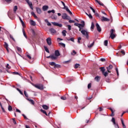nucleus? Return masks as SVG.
Returning <instances> with one entry per match:
<instances>
[{"label": "nucleus", "instance_id": "1", "mask_svg": "<svg viewBox=\"0 0 128 128\" xmlns=\"http://www.w3.org/2000/svg\"><path fill=\"white\" fill-rule=\"evenodd\" d=\"M81 24L78 23H74V26H78V28H80L79 31L80 32L81 34L84 36H86V38H88V32L86 30H82L84 28V21L81 22Z\"/></svg>", "mask_w": 128, "mask_h": 128}, {"label": "nucleus", "instance_id": "2", "mask_svg": "<svg viewBox=\"0 0 128 128\" xmlns=\"http://www.w3.org/2000/svg\"><path fill=\"white\" fill-rule=\"evenodd\" d=\"M100 68L102 74L106 78V76H108L109 72H106V68H104V67H100Z\"/></svg>", "mask_w": 128, "mask_h": 128}, {"label": "nucleus", "instance_id": "3", "mask_svg": "<svg viewBox=\"0 0 128 128\" xmlns=\"http://www.w3.org/2000/svg\"><path fill=\"white\" fill-rule=\"evenodd\" d=\"M61 2L64 6V8H63V10H66L68 12V14H70V16H72V12H70V9H68V6H66V4H64V2L62 1H61Z\"/></svg>", "mask_w": 128, "mask_h": 128}, {"label": "nucleus", "instance_id": "4", "mask_svg": "<svg viewBox=\"0 0 128 128\" xmlns=\"http://www.w3.org/2000/svg\"><path fill=\"white\" fill-rule=\"evenodd\" d=\"M62 18H63V20H70V17L68 16V14H66V13H64L62 15Z\"/></svg>", "mask_w": 128, "mask_h": 128}, {"label": "nucleus", "instance_id": "5", "mask_svg": "<svg viewBox=\"0 0 128 128\" xmlns=\"http://www.w3.org/2000/svg\"><path fill=\"white\" fill-rule=\"evenodd\" d=\"M34 86H35L36 88H38V90H44V86H42V84H35Z\"/></svg>", "mask_w": 128, "mask_h": 128}, {"label": "nucleus", "instance_id": "6", "mask_svg": "<svg viewBox=\"0 0 128 128\" xmlns=\"http://www.w3.org/2000/svg\"><path fill=\"white\" fill-rule=\"evenodd\" d=\"M111 122H113V124H114L116 128H120V127L118 126V124L116 123V119L114 118H112Z\"/></svg>", "mask_w": 128, "mask_h": 128}, {"label": "nucleus", "instance_id": "7", "mask_svg": "<svg viewBox=\"0 0 128 128\" xmlns=\"http://www.w3.org/2000/svg\"><path fill=\"white\" fill-rule=\"evenodd\" d=\"M52 24L56 26H59L60 28H62V24H58L56 22H52Z\"/></svg>", "mask_w": 128, "mask_h": 128}, {"label": "nucleus", "instance_id": "8", "mask_svg": "<svg viewBox=\"0 0 128 128\" xmlns=\"http://www.w3.org/2000/svg\"><path fill=\"white\" fill-rule=\"evenodd\" d=\"M48 46H52V38H48L46 40Z\"/></svg>", "mask_w": 128, "mask_h": 128}, {"label": "nucleus", "instance_id": "9", "mask_svg": "<svg viewBox=\"0 0 128 128\" xmlns=\"http://www.w3.org/2000/svg\"><path fill=\"white\" fill-rule=\"evenodd\" d=\"M96 28H97V30L99 32H102V28H100V24H98L96 23Z\"/></svg>", "mask_w": 128, "mask_h": 128}, {"label": "nucleus", "instance_id": "10", "mask_svg": "<svg viewBox=\"0 0 128 128\" xmlns=\"http://www.w3.org/2000/svg\"><path fill=\"white\" fill-rule=\"evenodd\" d=\"M27 4H28L30 8H31V10H34V7L32 6V2H30V1H26Z\"/></svg>", "mask_w": 128, "mask_h": 128}, {"label": "nucleus", "instance_id": "11", "mask_svg": "<svg viewBox=\"0 0 128 128\" xmlns=\"http://www.w3.org/2000/svg\"><path fill=\"white\" fill-rule=\"evenodd\" d=\"M101 20L102 22H110V19L104 17V16H102L101 18Z\"/></svg>", "mask_w": 128, "mask_h": 128}, {"label": "nucleus", "instance_id": "12", "mask_svg": "<svg viewBox=\"0 0 128 128\" xmlns=\"http://www.w3.org/2000/svg\"><path fill=\"white\" fill-rule=\"evenodd\" d=\"M112 68V65L110 64L108 67L106 68L107 72H110V70Z\"/></svg>", "mask_w": 128, "mask_h": 128}, {"label": "nucleus", "instance_id": "13", "mask_svg": "<svg viewBox=\"0 0 128 128\" xmlns=\"http://www.w3.org/2000/svg\"><path fill=\"white\" fill-rule=\"evenodd\" d=\"M50 32L52 34H56V30L54 28H50Z\"/></svg>", "mask_w": 128, "mask_h": 128}, {"label": "nucleus", "instance_id": "14", "mask_svg": "<svg viewBox=\"0 0 128 128\" xmlns=\"http://www.w3.org/2000/svg\"><path fill=\"white\" fill-rule=\"evenodd\" d=\"M42 8L44 12H46V10H48V6L46 5L44 6Z\"/></svg>", "mask_w": 128, "mask_h": 128}, {"label": "nucleus", "instance_id": "15", "mask_svg": "<svg viewBox=\"0 0 128 128\" xmlns=\"http://www.w3.org/2000/svg\"><path fill=\"white\" fill-rule=\"evenodd\" d=\"M54 54L56 57L60 56V51H58V50H56L54 52Z\"/></svg>", "mask_w": 128, "mask_h": 128}, {"label": "nucleus", "instance_id": "16", "mask_svg": "<svg viewBox=\"0 0 128 128\" xmlns=\"http://www.w3.org/2000/svg\"><path fill=\"white\" fill-rule=\"evenodd\" d=\"M36 10L38 14H42V10L40 8H36Z\"/></svg>", "mask_w": 128, "mask_h": 128}, {"label": "nucleus", "instance_id": "17", "mask_svg": "<svg viewBox=\"0 0 128 128\" xmlns=\"http://www.w3.org/2000/svg\"><path fill=\"white\" fill-rule=\"evenodd\" d=\"M30 24H31V26H36V23L34 21V20H30Z\"/></svg>", "mask_w": 128, "mask_h": 128}, {"label": "nucleus", "instance_id": "18", "mask_svg": "<svg viewBox=\"0 0 128 128\" xmlns=\"http://www.w3.org/2000/svg\"><path fill=\"white\" fill-rule=\"evenodd\" d=\"M22 32L24 38H28V36H26V31H24V28H22Z\"/></svg>", "mask_w": 128, "mask_h": 128}, {"label": "nucleus", "instance_id": "19", "mask_svg": "<svg viewBox=\"0 0 128 128\" xmlns=\"http://www.w3.org/2000/svg\"><path fill=\"white\" fill-rule=\"evenodd\" d=\"M26 100H28V102H30L32 104H34V100L29 98H26Z\"/></svg>", "mask_w": 128, "mask_h": 128}, {"label": "nucleus", "instance_id": "20", "mask_svg": "<svg viewBox=\"0 0 128 128\" xmlns=\"http://www.w3.org/2000/svg\"><path fill=\"white\" fill-rule=\"evenodd\" d=\"M95 80H96V82H99L100 80V76H96L95 78H94Z\"/></svg>", "mask_w": 128, "mask_h": 128}, {"label": "nucleus", "instance_id": "21", "mask_svg": "<svg viewBox=\"0 0 128 128\" xmlns=\"http://www.w3.org/2000/svg\"><path fill=\"white\" fill-rule=\"evenodd\" d=\"M109 109H110V110H111V112H112V116H114V112H115V110H112V108H110Z\"/></svg>", "mask_w": 128, "mask_h": 128}, {"label": "nucleus", "instance_id": "22", "mask_svg": "<svg viewBox=\"0 0 128 128\" xmlns=\"http://www.w3.org/2000/svg\"><path fill=\"white\" fill-rule=\"evenodd\" d=\"M121 122L123 128H126V124H124V120L122 119H121Z\"/></svg>", "mask_w": 128, "mask_h": 128}, {"label": "nucleus", "instance_id": "23", "mask_svg": "<svg viewBox=\"0 0 128 128\" xmlns=\"http://www.w3.org/2000/svg\"><path fill=\"white\" fill-rule=\"evenodd\" d=\"M94 42H93L92 44H91L90 45L88 44V47L89 48H92L94 46Z\"/></svg>", "mask_w": 128, "mask_h": 128}, {"label": "nucleus", "instance_id": "24", "mask_svg": "<svg viewBox=\"0 0 128 128\" xmlns=\"http://www.w3.org/2000/svg\"><path fill=\"white\" fill-rule=\"evenodd\" d=\"M110 34H116V30L114 29H112L110 31Z\"/></svg>", "mask_w": 128, "mask_h": 128}, {"label": "nucleus", "instance_id": "25", "mask_svg": "<svg viewBox=\"0 0 128 128\" xmlns=\"http://www.w3.org/2000/svg\"><path fill=\"white\" fill-rule=\"evenodd\" d=\"M90 28H91V30H92L94 28V22H92Z\"/></svg>", "mask_w": 128, "mask_h": 128}, {"label": "nucleus", "instance_id": "26", "mask_svg": "<svg viewBox=\"0 0 128 128\" xmlns=\"http://www.w3.org/2000/svg\"><path fill=\"white\" fill-rule=\"evenodd\" d=\"M66 30H64L62 32V34L63 36H66Z\"/></svg>", "mask_w": 128, "mask_h": 128}, {"label": "nucleus", "instance_id": "27", "mask_svg": "<svg viewBox=\"0 0 128 128\" xmlns=\"http://www.w3.org/2000/svg\"><path fill=\"white\" fill-rule=\"evenodd\" d=\"M110 38H111L112 40H114L116 38V34H110Z\"/></svg>", "mask_w": 128, "mask_h": 128}, {"label": "nucleus", "instance_id": "28", "mask_svg": "<svg viewBox=\"0 0 128 128\" xmlns=\"http://www.w3.org/2000/svg\"><path fill=\"white\" fill-rule=\"evenodd\" d=\"M42 108H43L44 110H48V106L46 105L42 106Z\"/></svg>", "mask_w": 128, "mask_h": 128}, {"label": "nucleus", "instance_id": "29", "mask_svg": "<svg viewBox=\"0 0 128 128\" xmlns=\"http://www.w3.org/2000/svg\"><path fill=\"white\" fill-rule=\"evenodd\" d=\"M51 18H52V20H56L58 18V16L55 15H52Z\"/></svg>", "mask_w": 128, "mask_h": 128}, {"label": "nucleus", "instance_id": "30", "mask_svg": "<svg viewBox=\"0 0 128 128\" xmlns=\"http://www.w3.org/2000/svg\"><path fill=\"white\" fill-rule=\"evenodd\" d=\"M8 110L9 112H12V107L10 106V105H9L8 106Z\"/></svg>", "mask_w": 128, "mask_h": 128}, {"label": "nucleus", "instance_id": "31", "mask_svg": "<svg viewBox=\"0 0 128 128\" xmlns=\"http://www.w3.org/2000/svg\"><path fill=\"white\" fill-rule=\"evenodd\" d=\"M58 57H56V55H52L51 56V58L52 60H56V58Z\"/></svg>", "mask_w": 128, "mask_h": 128}, {"label": "nucleus", "instance_id": "32", "mask_svg": "<svg viewBox=\"0 0 128 128\" xmlns=\"http://www.w3.org/2000/svg\"><path fill=\"white\" fill-rule=\"evenodd\" d=\"M32 16H33L35 18H38V16L36 15V14H34V12H31Z\"/></svg>", "mask_w": 128, "mask_h": 128}, {"label": "nucleus", "instance_id": "33", "mask_svg": "<svg viewBox=\"0 0 128 128\" xmlns=\"http://www.w3.org/2000/svg\"><path fill=\"white\" fill-rule=\"evenodd\" d=\"M44 48L46 52H48V54H50V50H48V47L44 46Z\"/></svg>", "mask_w": 128, "mask_h": 128}, {"label": "nucleus", "instance_id": "34", "mask_svg": "<svg viewBox=\"0 0 128 128\" xmlns=\"http://www.w3.org/2000/svg\"><path fill=\"white\" fill-rule=\"evenodd\" d=\"M40 112H43V114H44L46 116H48V114L46 113V110L41 109Z\"/></svg>", "mask_w": 128, "mask_h": 128}, {"label": "nucleus", "instance_id": "35", "mask_svg": "<svg viewBox=\"0 0 128 128\" xmlns=\"http://www.w3.org/2000/svg\"><path fill=\"white\" fill-rule=\"evenodd\" d=\"M67 40L68 41L70 40L71 42H74V38H71L70 39H67Z\"/></svg>", "mask_w": 128, "mask_h": 128}, {"label": "nucleus", "instance_id": "36", "mask_svg": "<svg viewBox=\"0 0 128 128\" xmlns=\"http://www.w3.org/2000/svg\"><path fill=\"white\" fill-rule=\"evenodd\" d=\"M16 90L19 92L20 94H22V96H24V93H22V90H20L18 88H16Z\"/></svg>", "mask_w": 128, "mask_h": 128}, {"label": "nucleus", "instance_id": "37", "mask_svg": "<svg viewBox=\"0 0 128 128\" xmlns=\"http://www.w3.org/2000/svg\"><path fill=\"white\" fill-rule=\"evenodd\" d=\"M95 0L96 2H98V4H100V6H104V4L101 3L98 0Z\"/></svg>", "mask_w": 128, "mask_h": 128}, {"label": "nucleus", "instance_id": "38", "mask_svg": "<svg viewBox=\"0 0 128 128\" xmlns=\"http://www.w3.org/2000/svg\"><path fill=\"white\" fill-rule=\"evenodd\" d=\"M108 40H104V46H108Z\"/></svg>", "mask_w": 128, "mask_h": 128}, {"label": "nucleus", "instance_id": "39", "mask_svg": "<svg viewBox=\"0 0 128 128\" xmlns=\"http://www.w3.org/2000/svg\"><path fill=\"white\" fill-rule=\"evenodd\" d=\"M48 14H50V12H52V14H54L55 11H54V10H48Z\"/></svg>", "mask_w": 128, "mask_h": 128}, {"label": "nucleus", "instance_id": "40", "mask_svg": "<svg viewBox=\"0 0 128 128\" xmlns=\"http://www.w3.org/2000/svg\"><path fill=\"white\" fill-rule=\"evenodd\" d=\"M80 40H82V38L79 37L78 38V42L80 44Z\"/></svg>", "mask_w": 128, "mask_h": 128}, {"label": "nucleus", "instance_id": "41", "mask_svg": "<svg viewBox=\"0 0 128 128\" xmlns=\"http://www.w3.org/2000/svg\"><path fill=\"white\" fill-rule=\"evenodd\" d=\"M0 106L3 112H6V110H4V108L2 104H0Z\"/></svg>", "mask_w": 128, "mask_h": 128}, {"label": "nucleus", "instance_id": "42", "mask_svg": "<svg viewBox=\"0 0 128 128\" xmlns=\"http://www.w3.org/2000/svg\"><path fill=\"white\" fill-rule=\"evenodd\" d=\"M80 66V64H74V68H78Z\"/></svg>", "mask_w": 128, "mask_h": 128}, {"label": "nucleus", "instance_id": "43", "mask_svg": "<svg viewBox=\"0 0 128 128\" xmlns=\"http://www.w3.org/2000/svg\"><path fill=\"white\" fill-rule=\"evenodd\" d=\"M17 10H18V6H14V13H16V12Z\"/></svg>", "mask_w": 128, "mask_h": 128}, {"label": "nucleus", "instance_id": "44", "mask_svg": "<svg viewBox=\"0 0 128 128\" xmlns=\"http://www.w3.org/2000/svg\"><path fill=\"white\" fill-rule=\"evenodd\" d=\"M24 94L26 98H28V95L26 90L24 91Z\"/></svg>", "mask_w": 128, "mask_h": 128}, {"label": "nucleus", "instance_id": "45", "mask_svg": "<svg viewBox=\"0 0 128 128\" xmlns=\"http://www.w3.org/2000/svg\"><path fill=\"white\" fill-rule=\"evenodd\" d=\"M90 10H92L94 14H96V10H94V8H92V7L90 6Z\"/></svg>", "mask_w": 128, "mask_h": 128}, {"label": "nucleus", "instance_id": "46", "mask_svg": "<svg viewBox=\"0 0 128 128\" xmlns=\"http://www.w3.org/2000/svg\"><path fill=\"white\" fill-rule=\"evenodd\" d=\"M17 50H18L19 52H22V48H20L17 47Z\"/></svg>", "mask_w": 128, "mask_h": 128}, {"label": "nucleus", "instance_id": "47", "mask_svg": "<svg viewBox=\"0 0 128 128\" xmlns=\"http://www.w3.org/2000/svg\"><path fill=\"white\" fill-rule=\"evenodd\" d=\"M59 44H60V46H63V48H66V44L64 43H59Z\"/></svg>", "mask_w": 128, "mask_h": 128}, {"label": "nucleus", "instance_id": "48", "mask_svg": "<svg viewBox=\"0 0 128 128\" xmlns=\"http://www.w3.org/2000/svg\"><path fill=\"white\" fill-rule=\"evenodd\" d=\"M49 64H50V66H55L56 63L54 62H49Z\"/></svg>", "mask_w": 128, "mask_h": 128}, {"label": "nucleus", "instance_id": "49", "mask_svg": "<svg viewBox=\"0 0 128 128\" xmlns=\"http://www.w3.org/2000/svg\"><path fill=\"white\" fill-rule=\"evenodd\" d=\"M4 47L6 48H8V44L6 42H4Z\"/></svg>", "mask_w": 128, "mask_h": 128}, {"label": "nucleus", "instance_id": "50", "mask_svg": "<svg viewBox=\"0 0 128 128\" xmlns=\"http://www.w3.org/2000/svg\"><path fill=\"white\" fill-rule=\"evenodd\" d=\"M72 54L73 56H74V54H76V50H73L72 52Z\"/></svg>", "mask_w": 128, "mask_h": 128}, {"label": "nucleus", "instance_id": "51", "mask_svg": "<svg viewBox=\"0 0 128 128\" xmlns=\"http://www.w3.org/2000/svg\"><path fill=\"white\" fill-rule=\"evenodd\" d=\"M54 66V68H60V65L55 64V65Z\"/></svg>", "mask_w": 128, "mask_h": 128}, {"label": "nucleus", "instance_id": "52", "mask_svg": "<svg viewBox=\"0 0 128 128\" xmlns=\"http://www.w3.org/2000/svg\"><path fill=\"white\" fill-rule=\"evenodd\" d=\"M61 100H66V96H62L60 98Z\"/></svg>", "mask_w": 128, "mask_h": 128}, {"label": "nucleus", "instance_id": "53", "mask_svg": "<svg viewBox=\"0 0 128 128\" xmlns=\"http://www.w3.org/2000/svg\"><path fill=\"white\" fill-rule=\"evenodd\" d=\"M116 72L117 76H118L120 75V74H118V68H116Z\"/></svg>", "mask_w": 128, "mask_h": 128}, {"label": "nucleus", "instance_id": "54", "mask_svg": "<svg viewBox=\"0 0 128 128\" xmlns=\"http://www.w3.org/2000/svg\"><path fill=\"white\" fill-rule=\"evenodd\" d=\"M26 56L29 58L30 60H32V56H30V55L27 54Z\"/></svg>", "mask_w": 128, "mask_h": 128}, {"label": "nucleus", "instance_id": "55", "mask_svg": "<svg viewBox=\"0 0 128 128\" xmlns=\"http://www.w3.org/2000/svg\"><path fill=\"white\" fill-rule=\"evenodd\" d=\"M92 88V84L90 83L88 84V88Z\"/></svg>", "mask_w": 128, "mask_h": 128}, {"label": "nucleus", "instance_id": "56", "mask_svg": "<svg viewBox=\"0 0 128 128\" xmlns=\"http://www.w3.org/2000/svg\"><path fill=\"white\" fill-rule=\"evenodd\" d=\"M88 18L90 19L92 18V14H88Z\"/></svg>", "mask_w": 128, "mask_h": 128}, {"label": "nucleus", "instance_id": "57", "mask_svg": "<svg viewBox=\"0 0 128 128\" xmlns=\"http://www.w3.org/2000/svg\"><path fill=\"white\" fill-rule=\"evenodd\" d=\"M68 22H70V24H72V23L74 22V20H69Z\"/></svg>", "mask_w": 128, "mask_h": 128}, {"label": "nucleus", "instance_id": "58", "mask_svg": "<svg viewBox=\"0 0 128 128\" xmlns=\"http://www.w3.org/2000/svg\"><path fill=\"white\" fill-rule=\"evenodd\" d=\"M10 38H11L12 40H14V42H15L16 40H14V37L10 35Z\"/></svg>", "mask_w": 128, "mask_h": 128}, {"label": "nucleus", "instance_id": "59", "mask_svg": "<svg viewBox=\"0 0 128 128\" xmlns=\"http://www.w3.org/2000/svg\"><path fill=\"white\" fill-rule=\"evenodd\" d=\"M22 116H24V118L25 120H28V118L26 117V115H24V114H22Z\"/></svg>", "mask_w": 128, "mask_h": 128}, {"label": "nucleus", "instance_id": "60", "mask_svg": "<svg viewBox=\"0 0 128 128\" xmlns=\"http://www.w3.org/2000/svg\"><path fill=\"white\" fill-rule=\"evenodd\" d=\"M68 30H72V26L70 25L68 26Z\"/></svg>", "mask_w": 128, "mask_h": 128}, {"label": "nucleus", "instance_id": "61", "mask_svg": "<svg viewBox=\"0 0 128 128\" xmlns=\"http://www.w3.org/2000/svg\"><path fill=\"white\" fill-rule=\"evenodd\" d=\"M6 68H8L9 70L10 68V64H6Z\"/></svg>", "mask_w": 128, "mask_h": 128}, {"label": "nucleus", "instance_id": "62", "mask_svg": "<svg viewBox=\"0 0 128 128\" xmlns=\"http://www.w3.org/2000/svg\"><path fill=\"white\" fill-rule=\"evenodd\" d=\"M100 60L101 62H106V59H104V58H102Z\"/></svg>", "mask_w": 128, "mask_h": 128}, {"label": "nucleus", "instance_id": "63", "mask_svg": "<svg viewBox=\"0 0 128 128\" xmlns=\"http://www.w3.org/2000/svg\"><path fill=\"white\" fill-rule=\"evenodd\" d=\"M12 120L14 124H16V120H14V118H12Z\"/></svg>", "mask_w": 128, "mask_h": 128}, {"label": "nucleus", "instance_id": "64", "mask_svg": "<svg viewBox=\"0 0 128 128\" xmlns=\"http://www.w3.org/2000/svg\"><path fill=\"white\" fill-rule=\"evenodd\" d=\"M68 62H70V60L64 61L63 62V64H68Z\"/></svg>", "mask_w": 128, "mask_h": 128}]
</instances>
